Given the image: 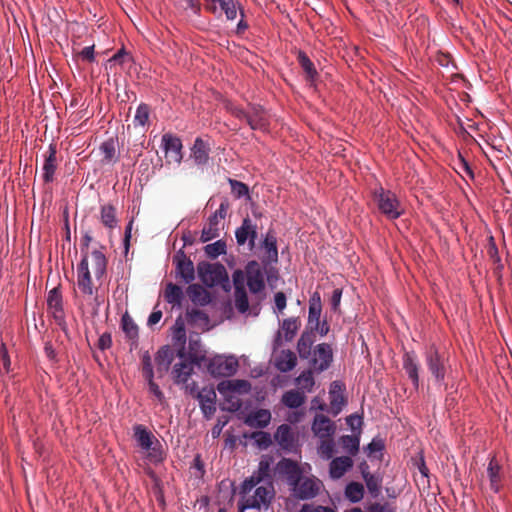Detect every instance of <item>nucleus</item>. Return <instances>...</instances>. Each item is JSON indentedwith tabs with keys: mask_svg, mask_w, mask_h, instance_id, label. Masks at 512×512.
Listing matches in <instances>:
<instances>
[{
	"mask_svg": "<svg viewBox=\"0 0 512 512\" xmlns=\"http://www.w3.org/2000/svg\"><path fill=\"white\" fill-rule=\"evenodd\" d=\"M314 342V331H304L297 342L296 348L299 357L303 360H308L310 368L313 371L321 373L331 366L333 361V350L331 345L328 343H320L312 350Z\"/></svg>",
	"mask_w": 512,
	"mask_h": 512,
	"instance_id": "obj_2",
	"label": "nucleus"
},
{
	"mask_svg": "<svg viewBox=\"0 0 512 512\" xmlns=\"http://www.w3.org/2000/svg\"><path fill=\"white\" fill-rule=\"evenodd\" d=\"M247 124L253 130H265L269 125L268 115L263 108L259 106H253L250 109L249 116H247Z\"/></svg>",
	"mask_w": 512,
	"mask_h": 512,
	"instance_id": "obj_22",
	"label": "nucleus"
},
{
	"mask_svg": "<svg viewBox=\"0 0 512 512\" xmlns=\"http://www.w3.org/2000/svg\"><path fill=\"white\" fill-rule=\"evenodd\" d=\"M364 481L366 483L368 491L373 495L377 496L381 487V479L379 476L374 474L364 475Z\"/></svg>",
	"mask_w": 512,
	"mask_h": 512,
	"instance_id": "obj_50",
	"label": "nucleus"
},
{
	"mask_svg": "<svg viewBox=\"0 0 512 512\" xmlns=\"http://www.w3.org/2000/svg\"><path fill=\"white\" fill-rule=\"evenodd\" d=\"M250 218L247 216L242 220L241 226L235 231L236 242L243 246L249 240Z\"/></svg>",
	"mask_w": 512,
	"mask_h": 512,
	"instance_id": "obj_44",
	"label": "nucleus"
},
{
	"mask_svg": "<svg viewBox=\"0 0 512 512\" xmlns=\"http://www.w3.org/2000/svg\"><path fill=\"white\" fill-rule=\"evenodd\" d=\"M57 148L55 144H50L47 153L45 154L43 164L42 178L45 183H51L54 181L55 171L57 169Z\"/></svg>",
	"mask_w": 512,
	"mask_h": 512,
	"instance_id": "obj_18",
	"label": "nucleus"
},
{
	"mask_svg": "<svg viewBox=\"0 0 512 512\" xmlns=\"http://www.w3.org/2000/svg\"><path fill=\"white\" fill-rule=\"evenodd\" d=\"M150 116V107L145 104L141 103L136 110L133 123L135 126H142L144 127L148 121Z\"/></svg>",
	"mask_w": 512,
	"mask_h": 512,
	"instance_id": "obj_45",
	"label": "nucleus"
},
{
	"mask_svg": "<svg viewBox=\"0 0 512 512\" xmlns=\"http://www.w3.org/2000/svg\"><path fill=\"white\" fill-rule=\"evenodd\" d=\"M274 496L272 485L269 487L259 486L256 487L254 494L244 497L238 503L239 512H244L246 509L260 510L262 507L267 508Z\"/></svg>",
	"mask_w": 512,
	"mask_h": 512,
	"instance_id": "obj_8",
	"label": "nucleus"
},
{
	"mask_svg": "<svg viewBox=\"0 0 512 512\" xmlns=\"http://www.w3.org/2000/svg\"><path fill=\"white\" fill-rule=\"evenodd\" d=\"M150 393H152L160 402L164 399V394L159 386L154 382L153 378H147Z\"/></svg>",
	"mask_w": 512,
	"mask_h": 512,
	"instance_id": "obj_59",
	"label": "nucleus"
},
{
	"mask_svg": "<svg viewBox=\"0 0 512 512\" xmlns=\"http://www.w3.org/2000/svg\"><path fill=\"white\" fill-rule=\"evenodd\" d=\"M275 472L286 482L291 496L296 500H312L324 489V484L318 477L305 475L300 464L290 458H282L276 464Z\"/></svg>",
	"mask_w": 512,
	"mask_h": 512,
	"instance_id": "obj_1",
	"label": "nucleus"
},
{
	"mask_svg": "<svg viewBox=\"0 0 512 512\" xmlns=\"http://www.w3.org/2000/svg\"><path fill=\"white\" fill-rule=\"evenodd\" d=\"M204 251L209 258L216 259L218 256L226 254V242L220 239L214 243L207 244L204 247Z\"/></svg>",
	"mask_w": 512,
	"mask_h": 512,
	"instance_id": "obj_43",
	"label": "nucleus"
},
{
	"mask_svg": "<svg viewBox=\"0 0 512 512\" xmlns=\"http://www.w3.org/2000/svg\"><path fill=\"white\" fill-rule=\"evenodd\" d=\"M78 55L87 62H93L95 60L94 45L84 47Z\"/></svg>",
	"mask_w": 512,
	"mask_h": 512,
	"instance_id": "obj_63",
	"label": "nucleus"
},
{
	"mask_svg": "<svg viewBox=\"0 0 512 512\" xmlns=\"http://www.w3.org/2000/svg\"><path fill=\"white\" fill-rule=\"evenodd\" d=\"M200 280L207 287H214L228 281V274L224 265L220 263L200 262L197 265Z\"/></svg>",
	"mask_w": 512,
	"mask_h": 512,
	"instance_id": "obj_6",
	"label": "nucleus"
},
{
	"mask_svg": "<svg viewBox=\"0 0 512 512\" xmlns=\"http://www.w3.org/2000/svg\"><path fill=\"white\" fill-rule=\"evenodd\" d=\"M319 453L325 459H330L334 453V443L332 438L321 439V444L319 446Z\"/></svg>",
	"mask_w": 512,
	"mask_h": 512,
	"instance_id": "obj_51",
	"label": "nucleus"
},
{
	"mask_svg": "<svg viewBox=\"0 0 512 512\" xmlns=\"http://www.w3.org/2000/svg\"><path fill=\"white\" fill-rule=\"evenodd\" d=\"M274 302H275V307L278 310V312L282 313L283 310L286 308V303H287L286 295L283 292L275 293Z\"/></svg>",
	"mask_w": 512,
	"mask_h": 512,
	"instance_id": "obj_60",
	"label": "nucleus"
},
{
	"mask_svg": "<svg viewBox=\"0 0 512 512\" xmlns=\"http://www.w3.org/2000/svg\"><path fill=\"white\" fill-rule=\"evenodd\" d=\"M345 496L351 502H359L364 496V487L359 482H350L345 488Z\"/></svg>",
	"mask_w": 512,
	"mask_h": 512,
	"instance_id": "obj_40",
	"label": "nucleus"
},
{
	"mask_svg": "<svg viewBox=\"0 0 512 512\" xmlns=\"http://www.w3.org/2000/svg\"><path fill=\"white\" fill-rule=\"evenodd\" d=\"M99 150L102 155L101 162L103 165H109L117 162L118 157L116 155L115 140L113 138L104 141L100 145Z\"/></svg>",
	"mask_w": 512,
	"mask_h": 512,
	"instance_id": "obj_33",
	"label": "nucleus"
},
{
	"mask_svg": "<svg viewBox=\"0 0 512 512\" xmlns=\"http://www.w3.org/2000/svg\"><path fill=\"white\" fill-rule=\"evenodd\" d=\"M112 345L111 335L108 333L102 334L98 339V348L100 350H106Z\"/></svg>",
	"mask_w": 512,
	"mask_h": 512,
	"instance_id": "obj_64",
	"label": "nucleus"
},
{
	"mask_svg": "<svg viewBox=\"0 0 512 512\" xmlns=\"http://www.w3.org/2000/svg\"><path fill=\"white\" fill-rule=\"evenodd\" d=\"M178 275L186 282L191 283L195 279L194 264L186 254L180 250L174 256Z\"/></svg>",
	"mask_w": 512,
	"mask_h": 512,
	"instance_id": "obj_15",
	"label": "nucleus"
},
{
	"mask_svg": "<svg viewBox=\"0 0 512 512\" xmlns=\"http://www.w3.org/2000/svg\"><path fill=\"white\" fill-rule=\"evenodd\" d=\"M299 512H335V510L328 506H322V505H309L304 504Z\"/></svg>",
	"mask_w": 512,
	"mask_h": 512,
	"instance_id": "obj_58",
	"label": "nucleus"
},
{
	"mask_svg": "<svg viewBox=\"0 0 512 512\" xmlns=\"http://www.w3.org/2000/svg\"><path fill=\"white\" fill-rule=\"evenodd\" d=\"M10 357L8 351L4 344L0 347V366L5 370V372H9L10 370Z\"/></svg>",
	"mask_w": 512,
	"mask_h": 512,
	"instance_id": "obj_55",
	"label": "nucleus"
},
{
	"mask_svg": "<svg viewBox=\"0 0 512 512\" xmlns=\"http://www.w3.org/2000/svg\"><path fill=\"white\" fill-rule=\"evenodd\" d=\"M219 222L220 221L217 220L215 216H210L208 218V223L203 227L200 236V240L202 243H206L212 239L219 237Z\"/></svg>",
	"mask_w": 512,
	"mask_h": 512,
	"instance_id": "obj_35",
	"label": "nucleus"
},
{
	"mask_svg": "<svg viewBox=\"0 0 512 512\" xmlns=\"http://www.w3.org/2000/svg\"><path fill=\"white\" fill-rule=\"evenodd\" d=\"M321 315V301L319 294H314L311 299L309 306V316H308V325L310 327V331H313V328H318L319 321Z\"/></svg>",
	"mask_w": 512,
	"mask_h": 512,
	"instance_id": "obj_34",
	"label": "nucleus"
},
{
	"mask_svg": "<svg viewBox=\"0 0 512 512\" xmlns=\"http://www.w3.org/2000/svg\"><path fill=\"white\" fill-rule=\"evenodd\" d=\"M305 400L306 396L304 392L295 389L286 391L281 398L282 404L290 409L301 407L305 403Z\"/></svg>",
	"mask_w": 512,
	"mask_h": 512,
	"instance_id": "obj_30",
	"label": "nucleus"
},
{
	"mask_svg": "<svg viewBox=\"0 0 512 512\" xmlns=\"http://www.w3.org/2000/svg\"><path fill=\"white\" fill-rule=\"evenodd\" d=\"M403 368L415 388L419 386V363L413 352H406L403 357Z\"/></svg>",
	"mask_w": 512,
	"mask_h": 512,
	"instance_id": "obj_23",
	"label": "nucleus"
},
{
	"mask_svg": "<svg viewBox=\"0 0 512 512\" xmlns=\"http://www.w3.org/2000/svg\"><path fill=\"white\" fill-rule=\"evenodd\" d=\"M204 9L214 15L220 16L222 12L228 20L237 17V6L234 0H202Z\"/></svg>",
	"mask_w": 512,
	"mask_h": 512,
	"instance_id": "obj_12",
	"label": "nucleus"
},
{
	"mask_svg": "<svg viewBox=\"0 0 512 512\" xmlns=\"http://www.w3.org/2000/svg\"><path fill=\"white\" fill-rule=\"evenodd\" d=\"M142 373L145 379L154 378L153 367L149 356H144L142 360Z\"/></svg>",
	"mask_w": 512,
	"mask_h": 512,
	"instance_id": "obj_56",
	"label": "nucleus"
},
{
	"mask_svg": "<svg viewBox=\"0 0 512 512\" xmlns=\"http://www.w3.org/2000/svg\"><path fill=\"white\" fill-rule=\"evenodd\" d=\"M265 253L262 262L265 266L278 262L277 240L274 234L268 232L262 242Z\"/></svg>",
	"mask_w": 512,
	"mask_h": 512,
	"instance_id": "obj_19",
	"label": "nucleus"
},
{
	"mask_svg": "<svg viewBox=\"0 0 512 512\" xmlns=\"http://www.w3.org/2000/svg\"><path fill=\"white\" fill-rule=\"evenodd\" d=\"M296 383L300 386L302 390H306L307 392H311L315 385V380L313 377V370L310 368L306 371H303L297 378Z\"/></svg>",
	"mask_w": 512,
	"mask_h": 512,
	"instance_id": "obj_42",
	"label": "nucleus"
},
{
	"mask_svg": "<svg viewBox=\"0 0 512 512\" xmlns=\"http://www.w3.org/2000/svg\"><path fill=\"white\" fill-rule=\"evenodd\" d=\"M173 339L175 340V342L177 344L185 345L186 332H185L183 324H180L175 328Z\"/></svg>",
	"mask_w": 512,
	"mask_h": 512,
	"instance_id": "obj_61",
	"label": "nucleus"
},
{
	"mask_svg": "<svg viewBox=\"0 0 512 512\" xmlns=\"http://www.w3.org/2000/svg\"><path fill=\"white\" fill-rule=\"evenodd\" d=\"M271 421V413L267 409H259L245 418V424L252 428H265Z\"/></svg>",
	"mask_w": 512,
	"mask_h": 512,
	"instance_id": "obj_26",
	"label": "nucleus"
},
{
	"mask_svg": "<svg viewBox=\"0 0 512 512\" xmlns=\"http://www.w3.org/2000/svg\"><path fill=\"white\" fill-rule=\"evenodd\" d=\"M425 362L436 383H444L448 369V359L445 355L440 353L435 346H430L425 352Z\"/></svg>",
	"mask_w": 512,
	"mask_h": 512,
	"instance_id": "obj_7",
	"label": "nucleus"
},
{
	"mask_svg": "<svg viewBox=\"0 0 512 512\" xmlns=\"http://www.w3.org/2000/svg\"><path fill=\"white\" fill-rule=\"evenodd\" d=\"M210 146L202 138L197 137L191 148V158L198 166H204L209 161Z\"/></svg>",
	"mask_w": 512,
	"mask_h": 512,
	"instance_id": "obj_20",
	"label": "nucleus"
},
{
	"mask_svg": "<svg viewBox=\"0 0 512 512\" xmlns=\"http://www.w3.org/2000/svg\"><path fill=\"white\" fill-rule=\"evenodd\" d=\"M247 286L251 293L257 294L264 290L265 281L260 264L255 261H249L245 267Z\"/></svg>",
	"mask_w": 512,
	"mask_h": 512,
	"instance_id": "obj_11",
	"label": "nucleus"
},
{
	"mask_svg": "<svg viewBox=\"0 0 512 512\" xmlns=\"http://www.w3.org/2000/svg\"><path fill=\"white\" fill-rule=\"evenodd\" d=\"M197 399L206 418H211L216 412V393L212 388H203L197 393Z\"/></svg>",
	"mask_w": 512,
	"mask_h": 512,
	"instance_id": "obj_17",
	"label": "nucleus"
},
{
	"mask_svg": "<svg viewBox=\"0 0 512 512\" xmlns=\"http://www.w3.org/2000/svg\"><path fill=\"white\" fill-rule=\"evenodd\" d=\"M48 309L52 311L54 318L63 317L62 294L59 287L51 289L47 296Z\"/></svg>",
	"mask_w": 512,
	"mask_h": 512,
	"instance_id": "obj_27",
	"label": "nucleus"
},
{
	"mask_svg": "<svg viewBox=\"0 0 512 512\" xmlns=\"http://www.w3.org/2000/svg\"><path fill=\"white\" fill-rule=\"evenodd\" d=\"M300 326L301 321L298 317L284 319L281 323V331L284 333L285 340L292 341Z\"/></svg>",
	"mask_w": 512,
	"mask_h": 512,
	"instance_id": "obj_37",
	"label": "nucleus"
},
{
	"mask_svg": "<svg viewBox=\"0 0 512 512\" xmlns=\"http://www.w3.org/2000/svg\"><path fill=\"white\" fill-rule=\"evenodd\" d=\"M372 202L379 213L388 220L398 219L404 213L403 206L397 195L391 190L384 189L382 186H378L372 191Z\"/></svg>",
	"mask_w": 512,
	"mask_h": 512,
	"instance_id": "obj_3",
	"label": "nucleus"
},
{
	"mask_svg": "<svg viewBox=\"0 0 512 512\" xmlns=\"http://www.w3.org/2000/svg\"><path fill=\"white\" fill-rule=\"evenodd\" d=\"M133 431L134 439L138 446L148 452L150 460L155 462L161 461L163 459L161 443L154 434L142 424L135 425Z\"/></svg>",
	"mask_w": 512,
	"mask_h": 512,
	"instance_id": "obj_5",
	"label": "nucleus"
},
{
	"mask_svg": "<svg viewBox=\"0 0 512 512\" xmlns=\"http://www.w3.org/2000/svg\"><path fill=\"white\" fill-rule=\"evenodd\" d=\"M131 60L130 55L124 50L120 49L117 53H115L110 59L109 62H116L119 64H123L125 61Z\"/></svg>",
	"mask_w": 512,
	"mask_h": 512,
	"instance_id": "obj_62",
	"label": "nucleus"
},
{
	"mask_svg": "<svg viewBox=\"0 0 512 512\" xmlns=\"http://www.w3.org/2000/svg\"><path fill=\"white\" fill-rule=\"evenodd\" d=\"M344 387L339 381H333L330 386L329 399H330V413L337 416L346 405V398L343 395Z\"/></svg>",
	"mask_w": 512,
	"mask_h": 512,
	"instance_id": "obj_16",
	"label": "nucleus"
},
{
	"mask_svg": "<svg viewBox=\"0 0 512 512\" xmlns=\"http://www.w3.org/2000/svg\"><path fill=\"white\" fill-rule=\"evenodd\" d=\"M311 430L319 439L332 438L336 432L335 423L323 414H316L311 426Z\"/></svg>",
	"mask_w": 512,
	"mask_h": 512,
	"instance_id": "obj_14",
	"label": "nucleus"
},
{
	"mask_svg": "<svg viewBox=\"0 0 512 512\" xmlns=\"http://www.w3.org/2000/svg\"><path fill=\"white\" fill-rule=\"evenodd\" d=\"M238 366L235 357L217 356L210 361L208 369L214 376L229 377L237 372Z\"/></svg>",
	"mask_w": 512,
	"mask_h": 512,
	"instance_id": "obj_10",
	"label": "nucleus"
},
{
	"mask_svg": "<svg viewBox=\"0 0 512 512\" xmlns=\"http://www.w3.org/2000/svg\"><path fill=\"white\" fill-rule=\"evenodd\" d=\"M235 307L240 313L249 309V301L246 290L234 291Z\"/></svg>",
	"mask_w": 512,
	"mask_h": 512,
	"instance_id": "obj_47",
	"label": "nucleus"
},
{
	"mask_svg": "<svg viewBox=\"0 0 512 512\" xmlns=\"http://www.w3.org/2000/svg\"><path fill=\"white\" fill-rule=\"evenodd\" d=\"M501 466L495 459V457L491 458L487 467V474L490 480V488L494 492H498L501 486Z\"/></svg>",
	"mask_w": 512,
	"mask_h": 512,
	"instance_id": "obj_32",
	"label": "nucleus"
},
{
	"mask_svg": "<svg viewBox=\"0 0 512 512\" xmlns=\"http://www.w3.org/2000/svg\"><path fill=\"white\" fill-rule=\"evenodd\" d=\"M91 266L97 281H100L107 271V258L100 250H93L90 254Z\"/></svg>",
	"mask_w": 512,
	"mask_h": 512,
	"instance_id": "obj_24",
	"label": "nucleus"
},
{
	"mask_svg": "<svg viewBox=\"0 0 512 512\" xmlns=\"http://www.w3.org/2000/svg\"><path fill=\"white\" fill-rule=\"evenodd\" d=\"M77 286L83 297L89 300V304L91 305L94 313H97L102 301L98 296V288L93 284L87 256H84L81 259V262L77 267Z\"/></svg>",
	"mask_w": 512,
	"mask_h": 512,
	"instance_id": "obj_4",
	"label": "nucleus"
},
{
	"mask_svg": "<svg viewBox=\"0 0 512 512\" xmlns=\"http://www.w3.org/2000/svg\"><path fill=\"white\" fill-rule=\"evenodd\" d=\"M228 182L231 187V192L235 196V198L239 199L241 197L248 195L249 188L245 183L231 178L228 179Z\"/></svg>",
	"mask_w": 512,
	"mask_h": 512,
	"instance_id": "obj_48",
	"label": "nucleus"
},
{
	"mask_svg": "<svg viewBox=\"0 0 512 512\" xmlns=\"http://www.w3.org/2000/svg\"><path fill=\"white\" fill-rule=\"evenodd\" d=\"M251 438H253L261 448H268L272 443L270 434L264 431L253 432Z\"/></svg>",
	"mask_w": 512,
	"mask_h": 512,
	"instance_id": "obj_52",
	"label": "nucleus"
},
{
	"mask_svg": "<svg viewBox=\"0 0 512 512\" xmlns=\"http://www.w3.org/2000/svg\"><path fill=\"white\" fill-rule=\"evenodd\" d=\"M234 291H241L245 289V281H247L246 272L242 270H235L232 274Z\"/></svg>",
	"mask_w": 512,
	"mask_h": 512,
	"instance_id": "obj_53",
	"label": "nucleus"
},
{
	"mask_svg": "<svg viewBox=\"0 0 512 512\" xmlns=\"http://www.w3.org/2000/svg\"><path fill=\"white\" fill-rule=\"evenodd\" d=\"M297 60L306 74V79L310 82L315 81V79L318 77V72L306 53L303 51H298Z\"/></svg>",
	"mask_w": 512,
	"mask_h": 512,
	"instance_id": "obj_36",
	"label": "nucleus"
},
{
	"mask_svg": "<svg viewBox=\"0 0 512 512\" xmlns=\"http://www.w3.org/2000/svg\"><path fill=\"white\" fill-rule=\"evenodd\" d=\"M173 359L174 352L169 346H164L159 349L155 356V362L160 376L169 370Z\"/></svg>",
	"mask_w": 512,
	"mask_h": 512,
	"instance_id": "obj_25",
	"label": "nucleus"
},
{
	"mask_svg": "<svg viewBox=\"0 0 512 512\" xmlns=\"http://www.w3.org/2000/svg\"><path fill=\"white\" fill-rule=\"evenodd\" d=\"M297 364V357L291 350H283L276 358L275 366L281 372L291 371Z\"/></svg>",
	"mask_w": 512,
	"mask_h": 512,
	"instance_id": "obj_29",
	"label": "nucleus"
},
{
	"mask_svg": "<svg viewBox=\"0 0 512 512\" xmlns=\"http://www.w3.org/2000/svg\"><path fill=\"white\" fill-rule=\"evenodd\" d=\"M121 324L122 329L128 338L135 339L138 337V326L135 324L133 319L128 315V313H125L122 316Z\"/></svg>",
	"mask_w": 512,
	"mask_h": 512,
	"instance_id": "obj_46",
	"label": "nucleus"
},
{
	"mask_svg": "<svg viewBox=\"0 0 512 512\" xmlns=\"http://www.w3.org/2000/svg\"><path fill=\"white\" fill-rule=\"evenodd\" d=\"M100 220L105 227L114 229L118 223L115 207L111 204L103 205L100 211Z\"/></svg>",
	"mask_w": 512,
	"mask_h": 512,
	"instance_id": "obj_38",
	"label": "nucleus"
},
{
	"mask_svg": "<svg viewBox=\"0 0 512 512\" xmlns=\"http://www.w3.org/2000/svg\"><path fill=\"white\" fill-rule=\"evenodd\" d=\"M162 145L165 151V157L168 163L180 164L183 159L182 142L180 138L166 133L162 136Z\"/></svg>",
	"mask_w": 512,
	"mask_h": 512,
	"instance_id": "obj_13",
	"label": "nucleus"
},
{
	"mask_svg": "<svg viewBox=\"0 0 512 512\" xmlns=\"http://www.w3.org/2000/svg\"><path fill=\"white\" fill-rule=\"evenodd\" d=\"M261 482V477H256L255 475L246 478L240 487V494L244 497H248V494Z\"/></svg>",
	"mask_w": 512,
	"mask_h": 512,
	"instance_id": "obj_49",
	"label": "nucleus"
},
{
	"mask_svg": "<svg viewBox=\"0 0 512 512\" xmlns=\"http://www.w3.org/2000/svg\"><path fill=\"white\" fill-rule=\"evenodd\" d=\"M353 466V460L349 456L334 458L329 465V474L332 479H340Z\"/></svg>",
	"mask_w": 512,
	"mask_h": 512,
	"instance_id": "obj_21",
	"label": "nucleus"
},
{
	"mask_svg": "<svg viewBox=\"0 0 512 512\" xmlns=\"http://www.w3.org/2000/svg\"><path fill=\"white\" fill-rule=\"evenodd\" d=\"M165 300L173 305H179L183 299L182 288L174 283H168L164 293Z\"/></svg>",
	"mask_w": 512,
	"mask_h": 512,
	"instance_id": "obj_39",
	"label": "nucleus"
},
{
	"mask_svg": "<svg viewBox=\"0 0 512 512\" xmlns=\"http://www.w3.org/2000/svg\"><path fill=\"white\" fill-rule=\"evenodd\" d=\"M229 207V201L227 199H223L219 208L211 216H215L216 219L220 221L226 217Z\"/></svg>",
	"mask_w": 512,
	"mask_h": 512,
	"instance_id": "obj_57",
	"label": "nucleus"
},
{
	"mask_svg": "<svg viewBox=\"0 0 512 512\" xmlns=\"http://www.w3.org/2000/svg\"><path fill=\"white\" fill-rule=\"evenodd\" d=\"M274 438L284 449H291L294 445V435L291 427L287 424H282L277 428Z\"/></svg>",
	"mask_w": 512,
	"mask_h": 512,
	"instance_id": "obj_31",
	"label": "nucleus"
},
{
	"mask_svg": "<svg viewBox=\"0 0 512 512\" xmlns=\"http://www.w3.org/2000/svg\"><path fill=\"white\" fill-rule=\"evenodd\" d=\"M189 299L196 305L205 306L210 303L209 292L199 284H191L187 288Z\"/></svg>",
	"mask_w": 512,
	"mask_h": 512,
	"instance_id": "obj_28",
	"label": "nucleus"
},
{
	"mask_svg": "<svg viewBox=\"0 0 512 512\" xmlns=\"http://www.w3.org/2000/svg\"><path fill=\"white\" fill-rule=\"evenodd\" d=\"M340 443L342 445V448L352 456H355L359 451L360 440L358 436L343 435L340 438Z\"/></svg>",
	"mask_w": 512,
	"mask_h": 512,
	"instance_id": "obj_41",
	"label": "nucleus"
},
{
	"mask_svg": "<svg viewBox=\"0 0 512 512\" xmlns=\"http://www.w3.org/2000/svg\"><path fill=\"white\" fill-rule=\"evenodd\" d=\"M368 512H397L389 503H373L368 507Z\"/></svg>",
	"mask_w": 512,
	"mask_h": 512,
	"instance_id": "obj_54",
	"label": "nucleus"
},
{
	"mask_svg": "<svg viewBox=\"0 0 512 512\" xmlns=\"http://www.w3.org/2000/svg\"><path fill=\"white\" fill-rule=\"evenodd\" d=\"M195 361L192 359H184L178 363H175L172 369V375L176 384H185L186 390L190 394H194L196 391V383H188L190 376L194 372Z\"/></svg>",
	"mask_w": 512,
	"mask_h": 512,
	"instance_id": "obj_9",
	"label": "nucleus"
}]
</instances>
